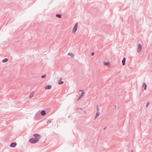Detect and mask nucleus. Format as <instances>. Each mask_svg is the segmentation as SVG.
<instances>
[{
    "label": "nucleus",
    "instance_id": "obj_1",
    "mask_svg": "<svg viewBox=\"0 0 152 152\" xmlns=\"http://www.w3.org/2000/svg\"><path fill=\"white\" fill-rule=\"evenodd\" d=\"M29 140L30 142L32 143H36L38 142V140H37L35 138H31Z\"/></svg>",
    "mask_w": 152,
    "mask_h": 152
},
{
    "label": "nucleus",
    "instance_id": "obj_2",
    "mask_svg": "<svg viewBox=\"0 0 152 152\" xmlns=\"http://www.w3.org/2000/svg\"><path fill=\"white\" fill-rule=\"evenodd\" d=\"M77 25H78V23H76L75 26H74L72 31V33H75L76 31L77 28Z\"/></svg>",
    "mask_w": 152,
    "mask_h": 152
},
{
    "label": "nucleus",
    "instance_id": "obj_3",
    "mask_svg": "<svg viewBox=\"0 0 152 152\" xmlns=\"http://www.w3.org/2000/svg\"><path fill=\"white\" fill-rule=\"evenodd\" d=\"M142 49V46L140 44H139L138 45V47L137 49V52L138 53H140L141 50Z\"/></svg>",
    "mask_w": 152,
    "mask_h": 152
},
{
    "label": "nucleus",
    "instance_id": "obj_4",
    "mask_svg": "<svg viewBox=\"0 0 152 152\" xmlns=\"http://www.w3.org/2000/svg\"><path fill=\"white\" fill-rule=\"evenodd\" d=\"M34 136L35 137V138L37 139V140L38 141H39V140L40 137V136L38 134H35L34 135Z\"/></svg>",
    "mask_w": 152,
    "mask_h": 152
},
{
    "label": "nucleus",
    "instance_id": "obj_5",
    "mask_svg": "<svg viewBox=\"0 0 152 152\" xmlns=\"http://www.w3.org/2000/svg\"><path fill=\"white\" fill-rule=\"evenodd\" d=\"M97 111H98L96 113V115L95 117V119H96L99 115L100 114V113L99 111V108H97L96 109Z\"/></svg>",
    "mask_w": 152,
    "mask_h": 152
},
{
    "label": "nucleus",
    "instance_id": "obj_6",
    "mask_svg": "<svg viewBox=\"0 0 152 152\" xmlns=\"http://www.w3.org/2000/svg\"><path fill=\"white\" fill-rule=\"evenodd\" d=\"M104 65V66L106 65L108 67H110V64L109 62H103Z\"/></svg>",
    "mask_w": 152,
    "mask_h": 152
},
{
    "label": "nucleus",
    "instance_id": "obj_7",
    "mask_svg": "<svg viewBox=\"0 0 152 152\" xmlns=\"http://www.w3.org/2000/svg\"><path fill=\"white\" fill-rule=\"evenodd\" d=\"M17 144L15 142H12L10 145V146L12 148H14L16 146Z\"/></svg>",
    "mask_w": 152,
    "mask_h": 152
},
{
    "label": "nucleus",
    "instance_id": "obj_8",
    "mask_svg": "<svg viewBox=\"0 0 152 152\" xmlns=\"http://www.w3.org/2000/svg\"><path fill=\"white\" fill-rule=\"evenodd\" d=\"M41 115L44 116L46 115L45 111L44 110H42L41 112Z\"/></svg>",
    "mask_w": 152,
    "mask_h": 152
},
{
    "label": "nucleus",
    "instance_id": "obj_9",
    "mask_svg": "<svg viewBox=\"0 0 152 152\" xmlns=\"http://www.w3.org/2000/svg\"><path fill=\"white\" fill-rule=\"evenodd\" d=\"M51 85H49L46 86L45 87V88L46 89H50L51 88Z\"/></svg>",
    "mask_w": 152,
    "mask_h": 152
},
{
    "label": "nucleus",
    "instance_id": "obj_10",
    "mask_svg": "<svg viewBox=\"0 0 152 152\" xmlns=\"http://www.w3.org/2000/svg\"><path fill=\"white\" fill-rule=\"evenodd\" d=\"M126 58H124L122 60V65H124L125 64V62L126 61Z\"/></svg>",
    "mask_w": 152,
    "mask_h": 152
},
{
    "label": "nucleus",
    "instance_id": "obj_11",
    "mask_svg": "<svg viewBox=\"0 0 152 152\" xmlns=\"http://www.w3.org/2000/svg\"><path fill=\"white\" fill-rule=\"evenodd\" d=\"M34 95V92H31L30 94V96H29V98H31L33 97V96Z\"/></svg>",
    "mask_w": 152,
    "mask_h": 152
},
{
    "label": "nucleus",
    "instance_id": "obj_12",
    "mask_svg": "<svg viewBox=\"0 0 152 152\" xmlns=\"http://www.w3.org/2000/svg\"><path fill=\"white\" fill-rule=\"evenodd\" d=\"M61 79H60L58 81V83L59 84H62L63 83V82L61 81Z\"/></svg>",
    "mask_w": 152,
    "mask_h": 152
},
{
    "label": "nucleus",
    "instance_id": "obj_13",
    "mask_svg": "<svg viewBox=\"0 0 152 152\" xmlns=\"http://www.w3.org/2000/svg\"><path fill=\"white\" fill-rule=\"evenodd\" d=\"M68 54V55L71 56L72 57H73L74 56V55L72 53H69Z\"/></svg>",
    "mask_w": 152,
    "mask_h": 152
},
{
    "label": "nucleus",
    "instance_id": "obj_14",
    "mask_svg": "<svg viewBox=\"0 0 152 152\" xmlns=\"http://www.w3.org/2000/svg\"><path fill=\"white\" fill-rule=\"evenodd\" d=\"M143 86L144 87V89L146 90L147 85L145 83H144L143 85Z\"/></svg>",
    "mask_w": 152,
    "mask_h": 152
},
{
    "label": "nucleus",
    "instance_id": "obj_15",
    "mask_svg": "<svg viewBox=\"0 0 152 152\" xmlns=\"http://www.w3.org/2000/svg\"><path fill=\"white\" fill-rule=\"evenodd\" d=\"M8 60V59L7 58H4V59H3L2 60V62H6Z\"/></svg>",
    "mask_w": 152,
    "mask_h": 152
},
{
    "label": "nucleus",
    "instance_id": "obj_16",
    "mask_svg": "<svg viewBox=\"0 0 152 152\" xmlns=\"http://www.w3.org/2000/svg\"><path fill=\"white\" fill-rule=\"evenodd\" d=\"M56 16L58 18H61V15L59 14H57L56 15Z\"/></svg>",
    "mask_w": 152,
    "mask_h": 152
},
{
    "label": "nucleus",
    "instance_id": "obj_17",
    "mask_svg": "<svg viewBox=\"0 0 152 152\" xmlns=\"http://www.w3.org/2000/svg\"><path fill=\"white\" fill-rule=\"evenodd\" d=\"M84 92H82L80 96V98H81L84 95Z\"/></svg>",
    "mask_w": 152,
    "mask_h": 152
},
{
    "label": "nucleus",
    "instance_id": "obj_18",
    "mask_svg": "<svg viewBox=\"0 0 152 152\" xmlns=\"http://www.w3.org/2000/svg\"><path fill=\"white\" fill-rule=\"evenodd\" d=\"M46 75H44L42 76V78H45L46 77Z\"/></svg>",
    "mask_w": 152,
    "mask_h": 152
},
{
    "label": "nucleus",
    "instance_id": "obj_19",
    "mask_svg": "<svg viewBox=\"0 0 152 152\" xmlns=\"http://www.w3.org/2000/svg\"><path fill=\"white\" fill-rule=\"evenodd\" d=\"M149 104V102H148L147 104H146V107H147L148 106V105Z\"/></svg>",
    "mask_w": 152,
    "mask_h": 152
},
{
    "label": "nucleus",
    "instance_id": "obj_20",
    "mask_svg": "<svg viewBox=\"0 0 152 152\" xmlns=\"http://www.w3.org/2000/svg\"><path fill=\"white\" fill-rule=\"evenodd\" d=\"M91 55L92 56L94 55V53H92L91 54Z\"/></svg>",
    "mask_w": 152,
    "mask_h": 152
},
{
    "label": "nucleus",
    "instance_id": "obj_21",
    "mask_svg": "<svg viewBox=\"0 0 152 152\" xmlns=\"http://www.w3.org/2000/svg\"><path fill=\"white\" fill-rule=\"evenodd\" d=\"M80 98V97L78 98V99H77V100H79L80 98Z\"/></svg>",
    "mask_w": 152,
    "mask_h": 152
},
{
    "label": "nucleus",
    "instance_id": "obj_22",
    "mask_svg": "<svg viewBox=\"0 0 152 152\" xmlns=\"http://www.w3.org/2000/svg\"><path fill=\"white\" fill-rule=\"evenodd\" d=\"M131 152H133V150H132Z\"/></svg>",
    "mask_w": 152,
    "mask_h": 152
}]
</instances>
